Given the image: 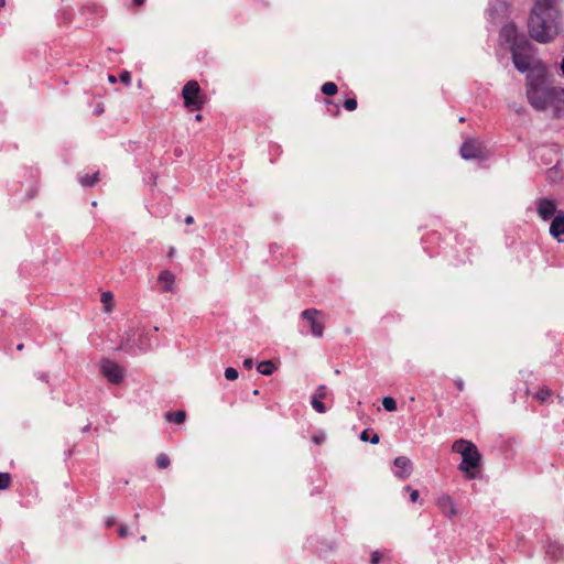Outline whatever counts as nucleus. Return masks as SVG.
Listing matches in <instances>:
<instances>
[{"mask_svg": "<svg viewBox=\"0 0 564 564\" xmlns=\"http://www.w3.org/2000/svg\"><path fill=\"white\" fill-rule=\"evenodd\" d=\"M560 21L557 0H535L528 19L529 34L539 43H549L557 35Z\"/></svg>", "mask_w": 564, "mask_h": 564, "instance_id": "1", "label": "nucleus"}, {"mask_svg": "<svg viewBox=\"0 0 564 564\" xmlns=\"http://www.w3.org/2000/svg\"><path fill=\"white\" fill-rule=\"evenodd\" d=\"M527 96L530 105L539 111L552 110L555 117L564 113V87L529 78Z\"/></svg>", "mask_w": 564, "mask_h": 564, "instance_id": "2", "label": "nucleus"}, {"mask_svg": "<svg viewBox=\"0 0 564 564\" xmlns=\"http://www.w3.org/2000/svg\"><path fill=\"white\" fill-rule=\"evenodd\" d=\"M452 451L462 456L458 469L466 476V478L476 479L478 477V468L481 460V455L476 445L470 441L460 438L453 443Z\"/></svg>", "mask_w": 564, "mask_h": 564, "instance_id": "3", "label": "nucleus"}, {"mask_svg": "<svg viewBox=\"0 0 564 564\" xmlns=\"http://www.w3.org/2000/svg\"><path fill=\"white\" fill-rule=\"evenodd\" d=\"M151 347V339L143 328H130L124 333L118 349L129 355L145 352Z\"/></svg>", "mask_w": 564, "mask_h": 564, "instance_id": "4", "label": "nucleus"}, {"mask_svg": "<svg viewBox=\"0 0 564 564\" xmlns=\"http://www.w3.org/2000/svg\"><path fill=\"white\" fill-rule=\"evenodd\" d=\"M299 332L306 335L308 332L315 337H322L324 333V318L321 311L315 308L304 310L300 315Z\"/></svg>", "mask_w": 564, "mask_h": 564, "instance_id": "5", "label": "nucleus"}, {"mask_svg": "<svg viewBox=\"0 0 564 564\" xmlns=\"http://www.w3.org/2000/svg\"><path fill=\"white\" fill-rule=\"evenodd\" d=\"M511 53L514 67L521 73L529 72L533 62L531 44L523 40L522 45H514Z\"/></svg>", "mask_w": 564, "mask_h": 564, "instance_id": "6", "label": "nucleus"}, {"mask_svg": "<svg viewBox=\"0 0 564 564\" xmlns=\"http://www.w3.org/2000/svg\"><path fill=\"white\" fill-rule=\"evenodd\" d=\"M99 371L102 377L111 384H120L126 378L124 369L119 364L109 358H102L99 361Z\"/></svg>", "mask_w": 564, "mask_h": 564, "instance_id": "7", "label": "nucleus"}, {"mask_svg": "<svg viewBox=\"0 0 564 564\" xmlns=\"http://www.w3.org/2000/svg\"><path fill=\"white\" fill-rule=\"evenodd\" d=\"M182 96L186 108L191 110H199L202 108L200 88L196 80H189L184 85Z\"/></svg>", "mask_w": 564, "mask_h": 564, "instance_id": "8", "label": "nucleus"}, {"mask_svg": "<svg viewBox=\"0 0 564 564\" xmlns=\"http://www.w3.org/2000/svg\"><path fill=\"white\" fill-rule=\"evenodd\" d=\"M460 155L464 160H478L487 155L486 147L481 141L474 138H468L460 147Z\"/></svg>", "mask_w": 564, "mask_h": 564, "instance_id": "9", "label": "nucleus"}, {"mask_svg": "<svg viewBox=\"0 0 564 564\" xmlns=\"http://www.w3.org/2000/svg\"><path fill=\"white\" fill-rule=\"evenodd\" d=\"M509 11V3L507 0H489L486 10L487 19L491 22H497L505 19Z\"/></svg>", "mask_w": 564, "mask_h": 564, "instance_id": "10", "label": "nucleus"}, {"mask_svg": "<svg viewBox=\"0 0 564 564\" xmlns=\"http://www.w3.org/2000/svg\"><path fill=\"white\" fill-rule=\"evenodd\" d=\"M500 39L510 44V50L514 45H522V41L525 40L523 36L519 37L517 28L513 23L505 24L500 30Z\"/></svg>", "mask_w": 564, "mask_h": 564, "instance_id": "11", "label": "nucleus"}, {"mask_svg": "<svg viewBox=\"0 0 564 564\" xmlns=\"http://www.w3.org/2000/svg\"><path fill=\"white\" fill-rule=\"evenodd\" d=\"M536 213L543 220H549L556 215V203L550 198H540L536 203Z\"/></svg>", "mask_w": 564, "mask_h": 564, "instance_id": "12", "label": "nucleus"}, {"mask_svg": "<svg viewBox=\"0 0 564 564\" xmlns=\"http://www.w3.org/2000/svg\"><path fill=\"white\" fill-rule=\"evenodd\" d=\"M328 389L325 384L317 387L315 392L311 397V404L313 409L318 413H325L327 411L326 405L323 403V399L327 397Z\"/></svg>", "mask_w": 564, "mask_h": 564, "instance_id": "13", "label": "nucleus"}, {"mask_svg": "<svg viewBox=\"0 0 564 564\" xmlns=\"http://www.w3.org/2000/svg\"><path fill=\"white\" fill-rule=\"evenodd\" d=\"M436 505L438 507V509L447 517V518H453L456 516L457 513V509H456V505H455V501L454 499L447 495V494H443L441 495L437 500H436Z\"/></svg>", "mask_w": 564, "mask_h": 564, "instance_id": "14", "label": "nucleus"}, {"mask_svg": "<svg viewBox=\"0 0 564 564\" xmlns=\"http://www.w3.org/2000/svg\"><path fill=\"white\" fill-rule=\"evenodd\" d=\"M393 465L395 467L394 475L398 478L405 479L411 475L412 462L405 456H399L394 459Z\"/></svg>", "mask_w": 564, "mask_h": 564, "instance_id": "15", "label": "nucleus"}, {"mask_svg": "<svg viewBox=\"0 0 564 564\" xmlns=\"http://www.w3.org/2000/svg\"><path fill=\"white\" fill-rule=\"evenodd\" d=\"M158 283L161 286V292H173L175 275L171 271L164 270L159 274Z\"/></svg>", "mask_w": 564, "mask_h": 564, "instance_id": "16", "label": "nucleus"}, {"mask_svg": "<svg viewBox=\"0 0 564 564\" xmlns=\"http://www.w3.org/2000/svg\"><path fill=\"white\" fill-rule=\"evenodd\" d=\"M545 554L550 560L557 561L564 555V547L557 541L549 540L545 544Z\"/></svg>", "mask_w": 564, "mask_h": 564, "instance_id": "17", "label": "nucleus"}, {"mask_svg": "<svg viewBox=\"0 0 564 564\" xmlns=\"http://www.w3.org/2000/svg\"><path fill=\"white\" fill-rule=\"evenodd\" d=\"M550 234L556 239L564 235V212L560 210L554 216L550 226Z\"/></svg>", "mask_w": 564, "mask_h": 564, "instance_id": "18", "label": "nucleus"}, {"mask_svg": "<svg viewBox=\"0 0 564 564\" xmlns=\"http://www.w3.org/2000/svg\"><path fill=\"white\" fill-rule=\"evenodd\" d=\"M79 182L85 187L94 186L98 182V172L79 176Z\"/></svg>", "mask_w": 564, "mask_h": 564, "instance_id": "19", "label": "nucleus"}, {"mask_svg": "<svg viewBox=\"0 0 564 564\" xmlns=\"http://www.w3.org/2000/svg\"><path fill=\"white\" fill-rule=\"evenodd\" d=\"M275 367L273 365L272 361L270 360H267V361H261L259 365H258V371L261 373V375H264V376H270L273 373Z\"/></svg>", "mask_w": 564, "mask_h": 564, "instance_id": "20", "label": "nucleus"}, {"mask_svg": "<svg viewBox=\"0 0 564 564\" xmlns=\"http://www.w3.org/2000/svg\"><path fill=\"white\" fill-rule=\"evenodd\" d=\"M185 412L184 411H176V412H167L166 419L169 421L174 422L175 424H182L185 421Z\"/></svg>", "mask_w": 564, "mask_h": 564, "instance_id": "21", "label": "nucleus"}, {"mask_svg": "<svg viewBox=\"0 0 564 564\" xmlns=\"http://www.w3.org/2000/svg\"><path fill=\"white\" fill-rule=\"evenodd\" d=\"M321 90L326 96H333V95H335L337 93V86L333 82H327V83L322 85Z\"/></svg>", "mask_w": 564, "mask_h": 564, "instance_id": "22", "label": "nucleus"}, {"mask_svg": "<svg viewBox=\"0 0 564 564\" xmlns=\"http://www.w3.org/2000/svg\"><path fill=\"white\" fill-rule=\"evenodd\" d=\"M382 406L388 412H394L397 410V401L392 397H384L382 399Z\"/></svg>", "mask_w": 564, "mask_h": 564, "instance_id": "23", "label": "nucleus"}, {"mask_svg": "<svg viewBox=\"0 0 564 564\" xmlns=\"http://www.w3.org/2000/svg\"><path fill=\"white\" fill-rule=\"evenodd\" d=\"M360 438L361 441L370 442L371 444L379 443V435L377 433H372V435L370 436L368 430L361 432Z\"/></svg>", "mask_w": 564, "mask_h": 564, "instance_id": "24", "label": "nucleus"}, {"mask_svg": "<svg viewBox=\"0 0 564 564\" xmlns=\"http://www.w3.org/2000/svg\"><path fill=\"white\" fill-rule=\"evenodd\" d=\"M156 466L161 469L167 468L170 466V458L165 454H160L156 457Z\"/></svg>", "mask_w": 564, "mask_h": 564, "instance_id": "25", "label": "nucleus"}, {"mask_svg": "<svg viewBox=\"0 0 564 564\" xmlns=\"http://www.w3.org/2000/svg\"><path fill=\"white\" fill-rule=\"evenodd\" d=\"M11 484V476L8 473H0V490L7 489Z\"/></svg>", "mask_w": 564, "mask_h": 564, "instance_id": "26", "label": "nucleus"}, {"mask_svg": "<svg viewBox=\"0 0 564 564\" xmlns=\"http://www.w3.org/2000/svg\"><path fill=\"white\" fill-rule=\"evenodd\" d=\"M225 378L229 381H234L238 378V371L232 367H228L225 370Z\"/></svg>", "mask_w": 564, "mask_h": 564, "instance_id": "27", "label": "nucleus"}, {"mask_svg": "<svg viewBox=\"0 0 564 564\" xmlns=\"http://www.w3.org/2000/svg\"><path fill=\"white\" fill-rule=\"evenodd\" d=\"M344 107L348 111H354L357 108V100L355 98L346 99Z\"/></svg>", "mask_w": 564, "mask_h": 564, "instance_id": "28", "label": "nucleus"}, {"mask_svg": "<svg viewBox=\"0 0 564 564\" xmlns=\"http://www.w3.org/2000/svg\"><path fill=\"white\" fill-rule=\"evenodd\" d=\"M382 560V554L379 551H373L370 555L371 564H379Z\"/></svg>", "mask_w": 564, "mask_h": 564, "instance_id": "29", "label": "nucleus"}, {"mask_svg": "<svg viewBox=\"0 0 564 564\" xmlns=\"http://www.w3.org/2000/svg\"><path fill=\"white\" fill-rule=\"evenodd\" d=\"M325 438H326L325 434L323 432H321V433L314 434L312 437V441L316 445H319L325 441Z\"/></svg>", "mask_w": 564, "mask_h": 564, "instance_id": "30", "label": "nucleus"}, {"mask_svg": "<svg viewBox=\"0 0 564 564\" xmlns=\"http://www.w3.org/2000/svg\"><path fill=\"white\" fill-rule=\"evenodd\" d=\"M550 391L547 389H541L538 393H536V398L540 399L541 401H545L549 397H550Z\"/></svg>", "mask_w": 564, "mask_h": 564, "instance_id": "31", "label": "nucleus"}, {"mask_svg": "<svg viewBox=\"0 0 564 564\" xmlns=\"http://www.w3.org/2000/svg\"><path fill=\"white\" fill-rule=\"evenodd\" d=\"M120 80L126 85H129L131 82V75L129 72L124 70L120 74Z\"/></svg>", "mask_w": 564, "mask_h": 564, "instance_id": "32", "label": "nucleus"}, {"mask_svg": "<svg viewBox=\"0 0 564 564\" xmlns=\"http://www.w3.org/2000/svg\"><path fill=\"white\" fill-rule=\"evenodd\" d=\"M111 300H112V294H111V292H104V293L101 294V302H102L104 304H107V303H108V302H110Z\"/></svg>", "mask_w": 564, "mask_h": 564, "instance_id": "33", "label": "nucleus"}, {"mask_svg": "<svg viewBox=\"0 0 564 564\" xmlns=\"http://www.w3.org/2000/svg\"><path fill=\"white\" fill-rule=\"evenodd\" d=\"M454 384L456 386V388L459 390V391H463L465 389V382L462 378H456L454 380Z\"/></svg>", "mask_w": 564, "mask_h": 564, "instance_id": "34", "label": "nucleus"}, {"mask_svg": "<svg viewBox=\"0 0 564 564\" xmlns=\"http://www.w3.org/2000/svg\"><path fill=\"white\" fill-rule=\"evenodd\" d=\"M120 538H127L128 536V529L124 525H121L118 530Z\"/></svg>", "mask_w": 564, "mask_h": 564, "instance_id": "35", "label": "nucleus"}, {"mask_svg": "<svg viewBox=\"0 0 564 564\" xmlns=\"http://www.w3.org/2000/svg\"><path fill=\"white\" fill-rule=\"evenodd\" d=\"M419 499V491L417 490H411L410 500L412 502H415Z\"/></svg>", "mask_w": 564, "mask_h": 564, "instance_id": "36", "label": "nucleus"}, {"mask_svg": "<svg viewBox=\"0 0 564 564\" xmlns=\"http://www.w3.org/2000/svg\"><path fill=\"white\" fill-rule=\"evenodd\" d=\"M243 366L247 368V369H251L253 367V361L252 359L248 358L243 361Z\"/></svg>", "mask_w": 564, "mask_h": 564, "instance_id": "37", "label": "nucleus"}, {"mask_svg": "<svg viewBox=\"0 0 564 564\" xmlns=\"http://www.w3.org/2000/svg\"><path fill=\"white\" fill-rule=\"evenodd\" d=\"M194 223V218L193 216L188 215L185 217V224L186 225H192Z\"/></svg>", "mask_w": 564, "mask_h": 564, "instance_id": "38", "label": "nucleus"}, {"mask_svg": "<svg viewBox=\"0 0 564 564\" xmlns=\"http://www.w3.org/2000/svg\"><path fill=\"white\" fill-rule=\"evenodd\" d=\"M144 1H145V0H132L133 4H134L135 7H140V6H142V4L144 3Z\"/></svg>", "mask_w": 564, "mask_h": 564, "instance_id": "39", "label": "nucleus"}, {"mask_svg": "<svg viewBox=\"0 0 564 564\" xmlns=\"http://www.w3.org/2000/svg\"><path fill=\"white\" fill-rule=\"evenodd\" d=\"M115 522H116L115 518H110L107 520L106 524H107V527H111L115 524Z\"/></svg>", "mask_w": 564, "mask_h": 564, "instance_id": "40", "label": "nucleus"}, {"mask_svg": "<svg viewBox=\"0 0 564 564\" xmlns=\"http://www.w3.org/2000/svg\"><path fill=\"white\" fill-rule=\"evenodd\" d=\"M108 79H109L110 83H116V80H117L113 75H109Z\"/></svg>", "mask_w": 564, "mask_h": 564, "instance_id": "41", "label": "nucleus"}, {"mask_svg": "<svg viewBox=\"0 0 564 564\" xmlns=\"http://www.w3.org/2000/svg\"><path fill=\"white\" fill-rule=\"evenodd\" d=\"M41 380H44V381H47V375L46 373H43L41 377H40Z\"/></svg>", "mask_w": 564, "mask_h": 564, "instance_id": "42", "label": "nucleus"}, {"mask_svg": "<svg viewBox=\"0 0 564 564\" xmlns=\"http://www.w3.org/2000/svg\"><path fill=\"white\" fill-rule=\"evenodd\" d=\"M561 69H562V73L564 75V56H563V59H562V63H561Z\"/></svg>", "mask_w": 564, "mask_h": 564, "instance_id": "43", "label": "nucleus"}, {"mask_svg": "<svg viewBox=\"0 0 564 564\" xmlns=\"http://www.w3.org/2000/svg\"><path fill=\"white\" fill-rule=\"evenodd\" d=\"M6 0H0V10L4 7Z\"/></svg>", "mask_w": 564, "mask_h": 564, "instance_id": "44", "label": "nucleus"}, {"mask_svg": "<svg viewBox=\"0 0 564 564\" xmlns=\"http://www.w3.org/2000/svg\"><path fill=\"white\" fill-rule=\"evenodd\" d=\"M195 120L200 121L202 120V115H196L195 116Z\"/></svg>", "mask_w": 564, "mask_h": 564, "instance_id": "45", "label": "nucleus"}, {"mask_svg": "<svg viewBox=\"0 0 564 564\" xmlns=\"http://www.w3.org/2000/svg\"><path fill=\"white\" fill-rule=\"evenodd\" d=\"M17 349L22 350V349H23V344H19V345L17 346Z\"/></svg>", "mask_w": 564, "mask_h": 564, "instance_id": "46", "label": "nucleus"}, {"mask_svg": "<svg viewBox=\"0 0 564 564\" xmlns=\"http://www.w3.org/2000/svg\"><path fill=\"white\" fill-rule=\"evenodd\" d=\"M174 253V249H171L169 256L171 257Z\"/></svg>", "mask_w": 564, "mask_h": 564, "instance_id": "47", "label": "nucleus"}, {"mask_svg": "<svg viewBox=\"0 0 564 564\" xmlns=\"http://www.w3.org/2000/svg\"><path fill=\"white\" fill-rule=\"evenodd\" d=\"M175 153H176V155H180V154H181V151L175 150Z\"/></svg>", "mask_w": 564, "mask_h": 564, "instance_id": "48", "label": "nucleus"}]
</instances>
